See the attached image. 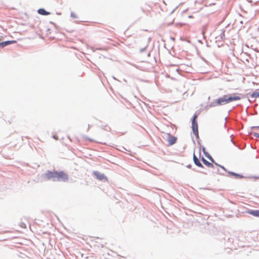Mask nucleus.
I'll return each instance as SVG.
<instances>
[{
	"mask_svg": "<svg viewBox=\"0 0 259 259\" xmlns=\"http://www.w3.org/2000/svg\"><path fill=\"white\" fill-rule=\"evenodd\" d=\"M86 139L87 140H88L89 141H91V142H93L94 140L93 139H92L91 138H88V137H86Z\"/></svg>",
	"mask_w": 259,
	"mask_h": 259,
	"instance_id": "obj_28",
	"label": "nucleus"
},
{
	"mask_svg": "<svg viewBox=\"0 0 259 259\" xmlns=\"http://www.w3.org/2000/svg\"><path fill=\"white\" fill-rule=\"evenodd\" d=\"M192 122V129L193 132H197L198 131V123L197 121H191Z\"/></svg>",
	"mask_w": 259,
	"mask_h": 259,
	"instance_id": "obj_12",
	"label": "nucleus"
},
{
	"mask_svg": "<svg viewBox=\"0 0 259 259\" xmlns=\"http://www.w3.org/2000/svg\"><path fill=\"white\" fill-rule=\"evenodd\" d=\"M201 160L203 163L208 167L214 168L213 164L207 161L203 156H202Z\"/></svg>",
	"mask_w": 259,
	"mask_h": 259,
	"instance_id": "obj_8",
	"label": "nucleus"
},
{
	"mask_svg": "<svg viewBox=\"0 0 259 259\" xmlns=\"http://www.w3.org/2000/svg\"><path fill=\"white\" fill-rule=\"evenodd\" d=\"M5 47L4 41L0 42V48H3Z\"/></svg>",
	"mask_w": 259,
	"mask_h": 259,
	"instance_id": "obj_23",
	"label": "nucleus"
},
{
	"mask_svg": "<svg viewBox=\"0 0 259 259\" xmlns=\"http://www.w3.org/2000/svg\"><path fill=\"white\" fill-rule=\"evenodd\" d=\"M186 167L188 168H192V165L191 164H188L186 165Z\"/></svg>",
	"mask_w": 259,
	"mask_h": 259,
	"instance_id": "obj_26",
	"label": "nucleus"
},
{
	"mask_svg": "<svg viewBox=\"0 0 259 259\" xmlns=\"http://www.w3.org/2000/svg\"><path fill=\"white\" fill-rule=\"evenodd\" d=\"M70 16H71V17H72L73 18H78L77 16L73 12L71 13Z\"/></svg>",
	"mask_w": 259,
	"mask_h": 259,
	"instance_id": "obj_19",
	"label": "nucleus"
},
{
	"mask_svg": "<svg viewBox=\"0 0 259 259\" xmlns=\"http://www.w3.org/2000/svg\"><path fill=\"white\" fill-rule=\"evenodd\" d=\"M210 161L211 162V163H212L213 164V165H214H214H217V166H219V165H220V164H218L217 162H216L214 161V159H213V160H210Z\"/></svg>",
	"mask_w": 259,
	"mask_h": 259,
	"instance_id": "obj_21",
	"label": "nucleus"
},
{
	"mask_svg": "<svg viewBox=\"0 0 259 259\" xmlns=\"http://www.w3.org/2000/svg\"><path fill=\"white\" fill-rule=\"evenodd\" d=\"M214 168V171L213 172L215 173V174H220V175H224V174H222V173H221L220 172V169L219 168H215L214 167L213 168Z\"/></svg>",
	"mask_w": 259,
	"mask_h": 259,
	"instance_id": "obj_17",
	"label": "nucleus"
},
{
	"mask_svg": "<svg viewBox=\"0 0 259 259\" xmlns=\"http://www.w3.org/2000/svg\"><path fill=\"white\" fill-rule=\"evenodd\" d=\"M230 141H231V142H232L234 145H235V143H234V142L233 141V139H231V140H230Z\"/></svg>",
	"mask_w": 259,
	"mask_h": 259,
	"instance_id": "obj_31",
	"label": "nucleus"
},
{
	"mask_svg": "<svg viewBox=\"0 0 259 259\" xmlns=\"http://www.w3.org/2000/svg\"><path fill=\"white\" fill-rule=\"evenodd\" d=\"M251 128L252 129H253V128H259V126H252V127H251Z\"/></svg>",
	"mask_w": 259,
	"mask_h": 259,
	"instance_id": "obj_30",
	"label": "nucleus"
},
{
	"mask_svg": "<svg viewBox=\"0 0 259 259\" xmlns=\"http://www.w3.org/2000/svg\"><path fill=\"white\" fill-rule=\"evenodd\" d=\"M197 118H198V115L196 114V113H195L193 115L191 121H197Z\"/></svg>",
	"mask_w": 259,
	"mask_h": 259,
	"instance_id": "obj_18",
	"label": "nucleus"
},
{
	"mask_svg": "<svg viewBox=\"0 0 259 259\" xmlns=\"http://www.w3.org/2000/svg\"><path fill=\"white\" fill-rule=\"evenodd\" d=\"M250 97L252 98H259V89L255 90L251 95Z\"/></svg>",
	"mask_w": 259,
	"mask_h": 259,
	"instance_id": "obj_13",
	"label": "nucleus"
},
{
	"mask_svg": "<svg viewBox=\"0 0 259 259\" xmlns=\"http://www.w3.org/2000/svg\"><path fill=\"white\" fill-rule=\"evenodd\" d=\"M192 170L193 171H197V172H201V173H203V174H206V173L205 172L201 171H199V170H197L195 168H193Z\"/></svg>",
	"mask_w": 259,
	"mask_h": 259,
	"instance_id": "obj_24",
	"label": "nucleus"
},
{
	"mask_svg": "<svg viewBox=\"0 0 259 259\" xmlns=\"http://www.w3.org/2000/svg\"><path fill=\"white\" fill-rule=\"evenodd\" d=\"M247 213L252 215L254 217H259V210L258 209H248L247 210Z\"/></svg>",
	"mask_w": 259,
	"mask_h": 259,
	"instance_id": "obj_9",
	"label": "nucleus"
},
{
	"mask_svg": "<svg viewBox=\"0 0 259 259\" xmlns=\"http://www.w3.org/2000/svg\"><path fill=\"white\" fill-rule=\"evenodd\" d=\"M193 133L194 134V135L195 136L196 139L197 140L198 144L200 146L201 144H200V139H199L198 131H197V132H196V131L193 132Z\"/></svg>",
	"mask_w": 259,
	"mask_h": 259,
	"instance_id": "obj_15",
	"label": "nucleus"
},
{
	"mask_svg": "<svg viewBox=\"0 0 259 259\" xmlns=\"http://www.w3.org/2000/svg\"><path fill=\"white\" fill-rule=\"evenodd\" d=\"M146 47H145V48H141L140 50V53H143V52L145 51V50H146Z\"/></svg>",
	"mask_w": 259,
	"mask_h": 259,
	"instance_id": "obj_25",
	"label": "nucleus"
},
{
	"mask_svg": "<svg viewBox=\"0 0 259 259\" xmlns=\"http://www.w3.org/2000/svg\"><path fill=\"white\" fill-rule=\"evenodd\" d=\"M241 99V97L237 96L236 94L233 95H224L223 97H220L207 104L205 108L208 109L218 106L224 105L233 101L239 100Z\"/></svg>",
	"mask_w": 259,
	"mask_h": 259,
	"instance_id": "obj_1",
	"label": "nucleus"
},
{
	"mask_svg": "<svg viewBox=\"0 0 259 259\" xmlns=\"http://www.w3.org/2000/svg\"><path fill=\"white\" fill-rule=\"evenodd\" d=\"M166 139L168 142V146H170L176 143L177 138L175 136L171 135L170 133L166 134Z\"/></svg>",
	"mask_w": 259,
	"mask_h": 259,
	"instance_id": "obj_4",
	"label": "nucleus"
},
{
	"mask_svg": "<svg viewBox=\"0 0 259 259\" xmlns=\"http://www.w3.org/2000/svg\"><path fill=\"white\" fill-rule=\"evenodd\" d=\"M200 148L201 149L204 155L209 160H213L212 157L206 151L205 147L200 145Z\"/></svg>",
	"mask_w": 259,
	"mask_h": 259,
	"instance_id": "obj_10",
	"label": "nucleus"
},
{
	"mask_svg": "<svg viewBox=\"0 0 259 259\" xmlns=\"http://www.w3.org/2000/svg\"><path fill=\"white\" fill-rule=\"evenodd\" d=\"M57 176V170H47L45 173L42 175V178L46 181H52L56 182Z\"/></svg>",
	"mask_w": 259,
	"mask_h": 259,
	"instance_id": "obj_2",
	"label": "nucleus"
},
{
	"mask_svg": "<svg viewBox=\"0 0 259 259\" xmlns=\"http://www.w3.org/2000/svg\"><path fill=\"white\" fill-rule=\"evenodd\" d=\"M225 30H222L221 34L219 35V37L221 39H223L225 37Z\"/></svg>",
	"mask_w": 259,
	"mask_h": 259,
	"instance_id": "obj_16",
	"label": "nucleus"
},
{
	"mask_svg": "<svg viewBox=\"0 0 259 259\" xmlns=\"http://www.w3.org/2000/svg\"><path fill=\"white\" fill-rule=\"evenodd\" d=\"M192 17V16H189V18H191Z\"/></svg>",
	"mask_w": 259,
	"mask_h": 259,
	"instance_id": "obj_34",
	"label": "nucleus"
},
{
	"mask_svg": "<svg viewBox=\"0 0 259 259\" xmlns=\"http://www.w3.org/2000/svg\"><path fill=\"white\" fill-rule=\"evenodd\" d=\"M53 138L54 139H55V140H57V139H58V137H57V136H56V135H53Z\"/></svg>",
	"mask_w": 259,
	"mask_h": 259,
	"instance_id": "obj_29",
	"label": "nucleus"
},
{
	"mask_svg": "<svg viewBox=\"0 0 259 259\" xmlns=\"http://www.w3.org/2000/svg\"><path fill=\"white\" fill-rule=\"evenodd\" d=\"M50 23H51V24H52V25H54L56 28L57 27V25H56V24L55 23H54V22H52V21H50Z\"/></svg>",
	"mask_w": 259,
	"mask_h": 259,
	"instance_id": "obj_27",
	"label": "nucleus"
},
{
	"mask_svg": "<svg viewBox=\"0 0 259 259\" xmlns=\"http://www.w3.org/2000/svg\"><path fill=\"white\" fill-rule=\"evenodd\" d=\"M16 42H17V41L15 40H7V41H4L5 47H6L8 45H11V44H15Z\"/></svg>",
	"mask_w": 259,
	"mask_h": 259,
	"instance_id": "obj_14",
	"label": "nucleus"
},
{
	"mask_svg": "<svg viewBox=\"0 0 259 259\" xmlns=\"http://www.w3.org/2000/svg\"><path fill=\"white\" fill-rule=\"evenodd\" d=\"M255 179L259 178V177H254Z\"/></svg>",
	"mask_w": 259,
	"mask_h": 259,
	"instance_id": "obj_33",
	"label": "nucleus"
},
{
	"mask_svg": "<svg viewBox=\"0 0 259 259\" xmlns=\"http://www.w3.org/2000/svg\"><path fill=\"white\" fill-rule=\"evenodd\" d=\"M252 134L254 137L259 138V133L253 132Z\"/></svg>",
	"mask_w": 259,
	"mask_h": 259,
	"instance_id": "obj_20",
	"label": "nucleus"
},
{
	"mask_svg": "<svg viewBox=\"0 0 259 259\" xmlns=\"http://www.w3.org/2000/svg\"><path fill=\"white\" fill-rule=\"evenodd\" d=\"M227 173L230 176L233 177L236 179H241L245 178V177L242 175L237 174L233 171H227Z\"/></svg>",
	"mask_w": 259,
	"mask_h": 259,
	"instance_id": "obj_7",
	"label": "nucleus"
},
{
	"mask_svg": "<svg viewBox=\"0 0 259 259\" xmlns=\"http://www.w3.org/2000/svg\"><path fill=\"white\" fill-rule=\"evenodd\" d=\"M93 175L95 177H96V179L102 181H107V177L105 176L104 174H102L98 171H94Z\"/></svg>",
	"mask_w": 259,
	"mask_h": 259,
	"instance_id": "obj_5",
	"label": "nucleus"
},
{
	"mask_svg": "<svg viewBox=\"0 0 259 259\" xmlns=\"http://www.w3.org/2000/svg\"><path fill=\"white\" fill-rule=\"evenodd\" d=\"M193 160L194 163L195 165L199 167L205 169V167L203 165V164L200 162L199 158L196 156L195 153L194 152L193 155Z\"/></svg>",
	"mask_w": 259,
	"mask_h": 259,
	"instance_id": "obj_6",
	"label": "nucleus"
},
{
	"mask_svg": "<svg viewBox=\"0 0 259 259\" xmlns=\"http://www.w3.org/2000/svg\"><path fill=\"white\" fill-rule=\"evenodd\" d=\"M69 179L68 175L64 171H57L56 182H66Z\"/></svg>",
	"mask_w": 259,
	"mask_h": 259,
	"instance_id": "obj_3",
	"label": "nucleus"
},
{
	"mask_svg": "<svg viewBox=\"0 0 259 259\" xmlns=\"http://www.w3.org/2000/svg\"><path fill=\"white\" fill-rule=\"evenodd\" d=\"M219 167H220V168H221L222 169H223L224 171H225L226 172H227L228 171V170H227V169L223 165H221L220 164V165H219Z\"/></svg>",
	"mask_w": 259,
	"mask_h": 259,
	"instance_id": "obj_22",
	"label": "nucleus"
},
{
	"mask_svg": "<svg viewBox=\"0 0 259 259\" xmlns=\"http://www.w3.org/2000/svg\"><path fill=\"white\" fill-rule=\"evenodd\" d=\"M37 13L41 15L47 16L50 15L51 13L47 11L44 8H40L37 10Z\"/></svg>",
	"mask_w": 259,
	"mask_h": 259,
	"instance_id": "obj_11",
	"label": "nucleus"
},
{
	"mask_svg": "<svg viewBox=\"0 0 259 259\" xmlns=\"http://www.w3.org/2000/svg\"><path fill=\"white\" fill-rule=\"evenodd\" d=\"M57 15H61V13H57Z\"/></svg>",
	"mask_w": 259,
	"mask_h": 259,
	"instance_id": "obj_32",
	"label": "nucleus"
}]
</instances>
